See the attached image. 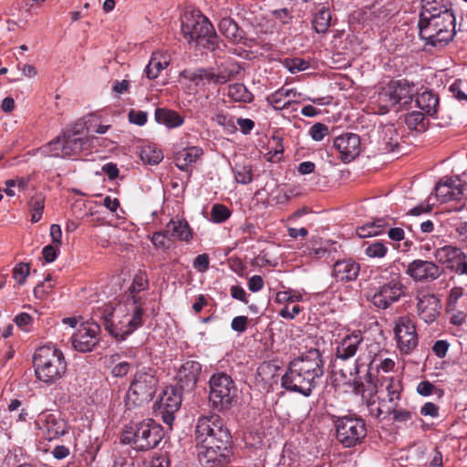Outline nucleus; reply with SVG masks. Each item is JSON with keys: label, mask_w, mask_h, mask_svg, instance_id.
I'll return each mask as SVG.
<instances>
[{"label": "nucleus", "mask_w": 467, "mask_h": 467, "mask_svg": "<svg viewBox=\"0 0 467 467\" xmlns=\"http://www.w3.org/2000/svg\"><path fill=\"white\" fill-rule=\"evenodd\" d=\"M373 362L371 356L359 355L351 367L340 368L339 373L353 392L362 397L370 415L379 419L390 415L398 407L402 386L400 379L390 377L384 379L378 389L370 373Z\"/></svg>", "instance_id": "f257e3e1"}, {"label": "nucleus", "mask_w": 467, "mask_h": 467, "mask_svg": "<svg viewBox=\"0 0 467 467\" xmlns=\"http://www.w3.org/2000/svg\"><path fill=\"white\" fill-rule=\"evenodd\" d=\"M419 20V33L426 44L442 47L450 43L456 33L453 12L443 5L422 0Z\"/></svg>", "instance_id": "f03ea898"}, {"label": "nucleus", "mask_w": 467, "mask_h": 467, "mask_svg": "<svg viewBox=\"0 0 467 467\" xmlns=\"http://www.w3.org/2000/svg\"><path fill=\"white\" fill-rule=\"evenodd\" d=\"M324 374V361L320 351L311 348L306 354L293 359L281 379L286 390L310 396Z\"/></svg>", "instance_id": "7ed1b4c3"}, {"label": "nucleus", "mask_w": 467, "mask_h": 467, "mask_svg": "<svg viewBox=\"0 0 467 467\" xmlns=\"http://www.w3.org/2000/svg\"><path fill=\"white\" fill-rule=\"evenodd\" d=\"M145 299L121 298L106 306L103 317L106 330L117 340H125L142 326L145 313Z\"/></svg>", "instance_id": "20e7f679"}, {"label": "nucleus", "mask_w": 467, "mask_h": 467, "mask_svg": "<svg viewBox=\"0 0 467 467\" xmlns=\"http://www.w3.org/2000/svg\"><path fill=\"white\" fill-rule=\"evenodd\" d=\"M399 262L377 268L374 279L379 286L369 296L371 304L379 309H387L407 294Z\"/></svg>", "instance_id": "39448f33"}, {"label": "nucleus", "mask_w": 467, "mask_h": 467, "mask_svg": "<svg viewBox=\"0 0 467 467\" xmlns=\"http://www.w3.org/2000/svg\"><path fill=\"white\" fill-rule=\"evenodd\" d=\"M84 130V123H76L61 135L37 148L35 154L42 157L70 158L88 150L91 140L83 134Z\"/></svg>", "instance_id": "423d86ee"}, {"label": "nucleus", "mask_w": 467, "mask_h": 467, "mask_svg": "<svg viewBox=\"0 0 467 467\" xmlns=\"http://www.w3.org/2000/svg\"><path fill=\"white\" fill-rule=\"evenodd\" d=\"M35 374L38 380L53 384L67 371L63 352L53 345H45L36 349L33 356Z\"/></svg>", "instance_id": "0eeeda50"}, {"label": "nucleus", "mask_w": 467, "mask_h": 467, "mask_svg": "<svg viewBox=\"0 0 467 467\" xmlns=\"http://www.w3.org/2000/svg\"><path fill=\"white\" fill-rule=\"evenodd\" d=\"M164 435L162 427L151 419H146L127 428L122 435L124 443L135 450L148 451L158 446Z\"/></svg>", "instance_id": "6e6552de"}, {"label": "nucleus", "mask_w": 467, "mask_h": 467, "mask_svg": "<svg viewBox=\"0 0 467 467\" xmlns=\"http://www.w3.org/2000/svg\"><path fill=\"white\" fill-rule=\"evenodd\" d=\"M182 32L188 43L196 42L207 48H214L217 36L211 22L200 12L185 13Z\"/></svg>", "instance_id": "1a4fd4ad"}, {"label": "nucleus", "mask_w": 467, "mask_h": 467, "mask_svg": "<svg viewBox=\"0 0 467 467\" xmlns=\"http://www.w3.org/2000/svg\"><path fill=\"white\" fill-rule=\"evenodd\" d=\"M209 400L217 410H228L237 403V387L226 373L213 374L209 379Z\"/></svg>", "instance_id": "9d476101"}, {"label": "nucleus", "mask_w": 467, "mask_h": 467, "mask_svg": "<svg viewBox=\"0 0 467 467\" xmlns=\"http://www.w3.org/2000/svg\"><path fill=\"white\" fill-rule=\"evenodd\" d=\"M158 383L154 369L146 367L138 368L131 377L128 400L135 406L150 402L157 391Z\"/></svg>", "instance_id": "9b49d317"}, {"label": "nucleus", "mask_w": 467, "mask_h": 467, "mask_svg": "<svg viewBox=\"0 0 467 467\" xmlns=\"http://www.w3.org/2000/svg\"><path fill=\"white\" fill-rule=\"evenodd\" d=\"M231 433L223 420L217 414L202 416L195 427L196 444H230Z\"/></svg>", "instance_id": "f8f14e48"}, {"label": "nucleus", "mask_w": 467, "mask_h": 467, "mask_svg": "<svg viewBox=\"0 0 467 467\" xmlns=\"http://www.w3.org/2000/svg\"><path fill=\"white\" fill-rule=\"evenodd\" d=\"M336 438L346 448L360 444L367 435L365 421L354 415H346L335 420Z\"/></svg>", "instance_id": "ddd939ff"}, {"label": "nucleus", "mask_w": 467, "mask_h": 467, "mask_svg": "<svg viewBox=\"0 0 467 467\" xmlns=\"http://www.w3.org/2000/svg\"><path fill=\"white\" fill-rule=\"evenodd\" d=\"M238 72V67L231 64L220 67L217 72H214L213 68L184 69L180 73V77L197 88L208 84H224Z\"/></svg>", "instance_id": "4468645a"}, {"label": "nucleus", "mask_w": 467, "mask_h": 467, "mask_svg": "<svg viewBox=\"0 0 467 467\" xmlns=\"http://www.w3.org/2000/svg\"><path fill=\"white\" fill-rule=\"evenodd\" d=\"M416 315L426 324L434 323L441 315V303L433 293L422 288L417 289L414 294Z\"/></svg>", "instance_id": "2eb2a0df"}, {"label": "nucleus", "mask_w": 467, "mask_h": 467, "mask_svg": "<svg viewBox=\"0 0 467 467\" xmlns=\"http://www.w3.org/2000/svg\"><path fill=\"white\" fill-rule=\"evenodd\" d=\"M397 347L401 354H410L418 346L419 338L414 321L408 316L400 317L394 327Z\"/></svg>", "instance_id": "dca6fc26"}, {"label": "nucleus", "mask_w": 467, "mask_h": 467, "mask_svg": "<svg viewBox=\"0 0 467 467\" xmlns=\"http://www.w3.org/2000/svg\"><path fill=\"white\" fill-rule=\"evenodd\" d=\"M197 456L202 467H223L230 462V444H197Z\"/></svg>", "instance_id": "f3484780"}, {"label": "nucleus", "mask_w": 467, "mask_h": 467, "mask_svg": "<svg viewBox=\"0 0 467 467\" xmlns=\"http://www.w3.org/2000/svg\"><path fill=\"white\" fill-rule=\"evenodd\" d=\"M100 327L95 322H81L71 337L72 347L82 353L90 352L99 342Z\"/></svg>", "instance_id": "a211bd4d"}, {"label": "nucleus", "mask_w": 467, "mask_h": 467, "mask_svg": "<svg viewBox=\"0 0 467 467\" xmlns=\"http://www.w3.org/2000/svg\"><path fill=\"white\" fill-rule=\"evenodd\" d=\"M363 335L360 331H352L335 340L336 362L347 361L356 354L370 356L363 352Z\"/></svg>", "instance_id": "6ab92c4d"}, {"label": "nucleus", "mask_w": 467, "mask_h": 467, "mask_svg": "<svg viewBox=\"0 0 467 467\" xmlns=\"http://www.w3.org/2000/svg\"><path fill=\"white\" fill-rule=\"evenodd\" d=\"M441 267L434 262L415 259L409 263L405 274L416 283H431L441 275Z\"/></svg>", "instance_id": "aec40b11"}, {"label": "nucleus", "mask_w": 467, "mask_h": 467, "mask_svg": "<svg viewBox=\"0 0 467 467\" xmlns=\"http://www.w3.org/2000/svg\"><path fill=\"white\" fill-rule=\"evenodd\" d=\"M36 424L41 434L48 441L59 438L66 433L67 423L58 415L42 412L38 415Z\"/></svg>", "instance_id": "412c9836"}, {"label": "nucleus", "mask_w": 467, "mask_h": 467, "mask_svg": "<svg viewBox=\"0 0 467 467\" xmlns=\"http://www.w3.org/2000/svg\"><path fill=\"white\" fill-rule=\"evenodd\" d=\"M334 146L338 151L340 160L348 163L361 152V142L358 135L351 132L343 133L334 140Z\"/></svg>", "instance_id": "4be33fe9"}, {"label": "nucleus", "mask_w": 467, "mask_h": 467, "mask_svg": "<svg viewBox=\"0 0 467 467\" xmlns=\"http://www.w3.org/2000/svg\"><path fill=\"white\" fill-rule=\"evenodd\" d=\"M202 366L198 361L187 360L179 368L177 378L182 389H192L196 385Z\"/></svg>", "instance_id": "5701e85b"}, {"label": "nucleus", "mask_w": 467, "mask_h": 467, "mask_svg": "<svg viewBox=\"0 0 467 467\" xmlns=\"http://www.w3.org/2000/svg\"><path fill=\"white\" fill-rule=\"evenodd\" d=\"M300 96L301 93H298L293 88H281L268 95L266 97V102L273 107L274 109L283 110L289 108L293 103H298L296 99Z\"/></svg>", "instance_id": "b1692460"}, {"label": "nucleus", "mask_w": 467, "mask_h": 467, "mask_svg": "<svg viewBox=\"0 0 467 467\" xmlns=\"http://www.w3.org/2000/svg\"><path fill=\"white\" fill-rule=\"evenodd\" d=\"M360 267L351 259L339 260L334 265L333 275L337 281L349 282L357 279Z\"/></svg>", "instance_id": "393cba45"}, {"label": "nucleus", "mask_w": 467, "mask_h": 467, "mask_svg": "<svg viewBox=\"0 0 467 467\" xmlns=\"http://www.w3.org/2000/svg\"><path fill=\"white\" fill-rule=\"evenodd\" d=\"M171 61V57L166 51L153 52L151 57L144 69V73L149 79H155L161 72L166 68Z\"/></svg>", "instance_id": "a878e982"}, {"label": "nucleus", "mask_w": 467, "mask_h": 467, "mask_svg": "<svg viewBox=\"0 0 467 467\" xmlns=\"http://www.w3.org/2000/svg\"><path fill=\"white\" fill-rule=\"evenodd\" d=\"M166 228L170 236L178 241L190 243L193 237L192 230L185 219H171Z\"/></svg>", "instance_id": "bb28decb"}, {"label": "nucleus", "mask_w": 467, "mask_h": 467, "mask_svg": "<svg viewBox=\"0 0 467 467\" xmlns=\"http://www.w3.org/2000/svg\"><path fill=\"white\" fill-rule=\"evenodd\" d=\"M182 404L181 391L172 386L166 387L158 401V410L177 411Z\"/></svg>", "instance_id": "cd10ccee"}, {"label": "nucleus", "mask_w": 467, "mask_h": 467, "mask_svg": "<svg viewBox=\"0 0 467 467\" xmlns=\"http://www.w3.org/2000/svg\"><path fill=\"white\" fill-rule=\"evenodd\" d=\"M203 154L202 148L197 146L187 147L175 154V165L181 171H187L188 167L196 162Z\"/></svg>", "instance_id": "c85d7f7f"}, {"label": "nucleus", "mask_w": 467, "mask_h": 467, "mask_svg": "<svg viewBox=\"0 0 467 467\" xmlns=\"http://www.w3.org/2000/svg\"><path fill=\"white\" fill-rule=\"evenodd\" d=\"M434 257L438 263L454 268L456 260L464 258V253L455 246L444 245L435 250Z\"/></svg>", "instance_id": "c756f323"}, {"label": "nucleus", "mask_w": 467, "mask_h": 467, "mask_svg": "<svg viewBox=\"0 0 467 467\" xmlns=\"http://www.w3.org/2000/svg\"><path fill=\"white\" fill-rule=\"evenodd\" d=\"M391 84L397 105L406 106L412 101L416 91L414 84H410L405 80L391 81Z\"/></svg>", "instance_id": "7c9ffc66"}, {"label": "nucleus", "mask_w": 467, "mask_h": 467, "mask_svg": "<svg viewBox=\"0 0 467 467\" xmlns=\"http://www.w3.org/2000/svg\"><path fill=\"white\" fill-rule=\"evenodd\" d=\"M415 102L417 107L422 110V112L432 117L437 114L439 98L435 93L425 90L417 95Z\"/></svg>", "instance_id": "2f4dec72"}, {"label": "nucleus", "mask_w": 467, "mask_h": 467, "mask_svg": "<svg viewBox=\"0 0 467 467\" xmlns=\"http://www.w3.org/2000/svg\"><path fill=\"white\" fill-rule=\"evenodd\" d=\"M155 120L157 123L164 125L169 129H174L182 126L184 119L174 110L157 109L155 110Z\"/></svg>", "instance_id": "473e14b6"}, {"label": "nucleus", "mask_w": 467, "mask_h": 467, "mask_svg": "<svg viewBox=\"0 0 467 467\" xmlns=\"http://www.w3.org/2000/svg\"><path fill=\"white\" fill-rule=\"evenodd\" d=\"M149 288V279L145 272L139 271L133 277L132 283L129 286L125 295L122 298L133 299L135 297H141L140 292H143ZM144 299V297L142 296Z\"/></svg>", "instance_id": "72a5a7b5"}, {"label": "nucleus", "mask_w": 467, "mask_h": 467, "mask_svg": "<svg viewBox=\"0 0 467 467\" xmlns=\"http://www.w3.org/2000/svg\"><path fill=\"white\" fill-rule=\"evenodd\" d=\"M376 103L379 109V114L387 113L391 108L397 105V100L394 97L393 87L391 82L383 87L378 93Z\"/></svg>", "instance_id": "f704fd0d"}, {"label": "nucleus", "mask_w": 467, "mask_h": 467, "mask_svg": "<svg viewBox=\"0 0 467 467\" xmlns=\"http://www.w3.org/2000/svg\"><path fill=\"white\" fill-rule=\"evenodd\" d=\"M219 31L234 43H240L243 39L242 31L237 24L230 17L223 18L219 23Z\"/></svg>", "instance_id": "c9c22d12"}, {"label": "nucleus", "mask_w": 467, "mask_h": 467, "mask_svg": "<svg viewBox=\"0 0 467 467\" xmlns=\"http://www.w3.org/2000/svg\"><path fill=\"white\" fill-rule=\"evenodd\" d=\"M435 195L441 202H447L452 200H460L462 192L458 187H452L448 183H437L435 187Z\"/></svg>", "instance_id": "e433bc0d"}, {"label": "nucleus", "mask_w": 467, "mask_h": 467, "mask_svg": "<svg viewBox=\"0 0 467 467\" xmlns=\"http://www.w3.org/2000/svg\"><path fill=\"white\" fill-rule=\"evenodd\" d=\"M212 120L218 126L222 127L227 134H233L237 130L235 119L227 111L219 110L212 117Z\"/></svg>", "instance_id": "4c0bfd02"}, {"label": "nucleus", "mask_w": 467, "mask_h": 467, "mask_svg": "<svg viewBox=\"0 0 467 467\" xmlns=\"http://www.w3.org/2000/svg\"><path fill=\"white\" fill-rule=\"evenodd\" d=\"M385 227V222L381 219L367 223L356 229V234L360 238H368L380 234Z\"/></svg>", "instance_id": "58836bf2"}, {"label": "nucleus", "mask_w": 467, "mask_h": 467, "mask_svg": "<svg viewBox=\"0 0 467 467\" xmlns=\"http://www.w3.org/2000/svg\"><path fill=\"white\" fill-rule=\"evenodd\" d=\"M331 13L328 8L322 6L314 16L313 26L317 33H326L330 26Z\"/></svg>", "instance_id": "ea45409f"}, {"label": "nucleus", "mask_w": 467, "mask_h": 467, "mask_svg": "<svg viewBox=\"0 0 467 467\" xmlns=\"http://www.w3.org/2000/svg\"><path fill=\"white\" fill-rule=\"evenodd\" d=\"M228 96L235 101L251 102L253 95L244 84L235 83L229 86Z\"/></svg>", "instance_id": "a19ab883"}, {"label": "nucleus", "mask_w": 467, "mask_h": 467, "mask_svg": "<svg viewBox=\"0 0 467 467\" xmlns=\"http://www.w3.org/2000/svg\"><path fill=\"white\" fill-rule=\"evenodd\" d=\"M28 205L31 213V221L33 223L39 222L45 208V197L40 193L36 194L30 199Z\"/></svg>", "instance_id": "79ce46f5"}, {"label": "nucleus", "mask_w": 467, "mask_h": 467, "mask_svg": "<svg viewBox=\"0 0 467 467\" xmlns=\"http://www.w3.org/2000/svg\"><path fill=\"white\" fill-rule=\"evenodd\" d=\"M120 359V354H114L109 358V361L111 363V374L114 377H124L129 373L130 369V364Z\"/></svg>", "instance_id": "37998d69"}, {"label": "nucleus", "mask_w": 467, "mask_h": 467, "mask_svg": "<svg viewBox=\"0 0 467 467\" xmlns=\"http://www.w3.org/2000/svg\"><path fill=\"white\" fill-rule=\"evenodd\" d=\"M140 159L142 161L148 164L154 165L160 163L162 161L163 154L161 150L156 147L148 145L141 149Z\"/></svg>", "instance_id": "c03bdc74"}, {"label": "nucleus", "mask_w": 467, "mask_h": 467, "mask_svg": "<svg viewBox=\"0 0 467 467\" xmlns=\"http://www.w3.org/2000/svg\"><path fill=\"white\" fill-rule=\"evenodd\" d=\"M234 175L236 182L248 184L253 180L252 167L243 163H236L234 167Z\"/></svg>", "instance_id": "a18cd8bd"}, {"label": "nucleus", "mask_w": 467, "mask_h": 467, "mask_svg": "<svg viewBox=\"0 0 467 467\" xmlns=\"http://www.w3.org/2000/svg\"><path fill=\"white\" fill-rule=\"evenodd\" d=\"M383 141L385 143L386 151H394L399 147V135L392 125H388L383 129Z\"/></svg>", "instance_id": "49530a36"}, {"label": "nucleus", "mask_w": 467, "mask_h": 467, "mask_svg": "<svg viewBox=\"0 0 467 467\" xmlns=\"http://www.w3.org/2000/svg\"><path fill=\"white\" fill-rule=\"evenodd\" d=\"M275 300L278 304H284L287 306L291 303L300 302L303 300V295L301 292L294 289H287L285 291H279L275 294Z\"/></svg>", "instance_id": "de8ad7c7"}, {"label": "nucleus", "mask_w": 467, "mask_h": 467, "mask_svg": "<svg viewBox=\"0 0 467 467\" xmlns=\"http://www.w3.org/2000/svg\"><path fill=\"white\" fill-rule=\"evenodd\" d=\"M151 243L157 249L169 250L172 246V240L167 228L164 231L155 232L151 238Z\"/></svg>", "instance_id": "09e8293b"}, {"label": "nucleus", "mask_w": 467, "mask_h": 467, "mask_svg": "<svg viewBox=\"0 0 467 467\" xmlns=\"http://www.w3.org/2000/svg\"><path fill=\"white\" fill-rule=\"evenodd\" d=\"M231 216V211L223 204H213L211 209V221L215 223H222Z\"/></svg>", "instance_id": "8fccbe9b"}, {"label": "nucleus", "mask_w": 467, "mask_h": 467, "mask_svg": "<svg viewBox=\"0 0 467 467\" xmlns=\"http://www.w3.org/2000/svg\"><path fill=\"white\" fill-rule=\"evenodd\" d=\"M30 273V265L26 263L17 264L13 269V278L19 285H22Z\"/></svg>", "instance_id": "3c124183"}, {"label": "nucleus", "mask_w": 467, "mask_h": 467, "mask_svg": "<svg viewBox=\"0 0 467 467\" xmlns=\"http://www.w3.org/2000/svg\"><path fill=\"white\" fill-rule=\"evenodd\" d=\"M387 252V246L380 242H373L365 250L366 255L370 258H383Z\"/></svg>", "instance_id": "603ef678"}, {"label": "nucleus", "mask_w": 467, "mask_h": 467, "mask_svg": "<svg viewBox=\"0 0 467 467\" xmlns=\"http://www.w3.org/2000/svg\"><path fill=\"white\" fill-rule=\"evenodd\" d=\"M424 116L423 112L412 111L405 118V122L410 130H418L423 128Z\"/></svg>", "instance_id": "864d4df0"}, {"label": "nucleus", "mask_w": 467, "mask_h": 467, "mask_svg": "<svg viewBox=\"0 0 467 467\" xmlns=\"http://www.w3.org/2000/svg\"><path fill=\"white\" fill-rule=\"evenodd\" d=\"M450 90L453 94V96L459 99H467V81L464 80H456L453 84L451 85Z\"/></svg>", "instance_id": "5fc2aeb1"}, {"label": "nucleus", "mask_w": 467, "mask_h": 467, "mask_svg": "<svg viewBox=\"0 0 467 467\" xmlns=\"http://www.w3.org/2000/svg\"><path fill=\"white\" fill-rule=\"evenodd\" d=\"M309 134L314 140L320 141L328 135V127L323 123H316L310 128Z\"/></svg>", "instance_id": "6e6d98bb"}, {"label": "nucleus", "mask_w": 467, "mask_h": 467, "mask_svg": "<svg viewBox=\"0 0 467 467\" xmlns=\"http://www.w3.org/2000/svg\"><path fill=\"white\" fill-rule=\"evenodd\" d=\"M128 118L130 123L138 126H143L147 123L148 114L143 110L130 109L128 114Z\"/></svg>", "instance_id": "4d7b16f0"}, {"label": "nucleus", "mask_w": 467, "mask_h": 467, "mask_svg": "<svg viewBox=\"0 0 467 467\" xmlns=\"http://www.w3.org/2000/svg\"><path fill=\"white\" fill-rule=\"evenodd\" d=\"M285 67L290 72L295 73L296 71H303L306 69L308 63L302 58L295 57L287 59L285 61Z\"/></svg>", "instance_id": "13d9d810"}, {"label": "nucleus", "mask_w": 467, "mask_h": 467, "mask_svg": "<svg viewBox=\"0 0 467 467\" xmlns=\"http://www.w3.org/2000/svg\"><path fill=\"white\" fill-rule=\"evenodd\" d=\"M193 267L200 273H204L209 269V256L202 254L196 256L193 261Z\"/></svg>", "instance_id": "bf43d9fd"}, {"label": "nucleus", "mask_w": 467, "mask_h": 467, "mask_svg": "<svg viewBox=\"0 0 467 467\" xmlns=\"http://www.w3.org/2000/svg\"><path fill=\"white\" fill-rule=\"evenodd\" d=\"M59 247L55 244H48L43 248L42 254L47 263H52L57 259Z\"/></svg>", "instance_id": "052dcab7"}, {"label": "nucleus", "mask_w": 467, "mask_h": 467, "mask_svg": "<svg viewBox=\"0 0 467 467\" xmlns=\"http://www.w3.org/2000/svg\"><path fill=\"white\" fill-rule=\"evenodd\" d=\"M248 323V317L245 316H238L234 317L231 323V327L233 330L243 333L246 330Z\"/></svg>", "instance_id": "680f3d73"}, {"label": "nucleus", "mask_w": 467, "mask_h": 467, "mask_svg": "<svg viewBox=\"0 0 467 467\" xmlns=\"http://www.w3.org/2000/svg\"><path fill=\"white\" fill-rule=\"evenodd\" d=\"M302 311V307L296 305L292 308H289L288 306H285L279 312V316L285 319H294L300 312Z\"/></svg>", "instance_id": "e2e57ef3"}, {"label": "nucleus", "mask_w": 467, "mask_h": 467, "mask_svg": "<svg viewBox=\"0 0 467 467\" xmlns=\"http://www.w3.org/2000/svg\"><path fill=\"white\" fill-rule=\"evenodd\" d=\"M50 237L52 240V244L57 246H61L62 244V231L61 227L58 224H52L50 226Z\"/></svg>", "instance_id": "0e129e2a"}, {"label": "nucleus", "mask_w": 467, "mask_h": 467, "mask_svg": "<svg viewBox=\"0 0 467 467\" xmlns=\"http://www.w3.org/2000/svg\"><path fill=\"white\" fill-rule=\"evenodd\" d=\"M264 287L262 276L254 275L248 279V288L251 292H259Z\"/></svg>", "instance_id": "69168bd1"}, {"label": "nucleus", "mask_w": 467, "mask_h": 467, "mask_svg": "<svg viewBox=\"0 0 467 467\" xmlns=\"http://www.w3.org/2000/svg\"><path fill=\"white\" fill-rule=\"evenodd\" d=\"M435 390V386L430 381H420L417 386V392L424 397L430 396Z\"/></svg>", "instance_id": "338daca9"}, {"label": "nucleus", "mask_w": 467, "mask_h": 467, "mask_svg": "<svg viewBox=\"0 0 467 467\" xmlns=\"http://www.w3.org/2000/svg\"><path fill=\"white\" fill-rule=\"evenodd\" d=\"M449 348V344L444 340H438L434 343L432 347V350L435 353V355L442 358L446 356Z\"/></svg>", "instance_id": "774afa93"}]
</instances>
